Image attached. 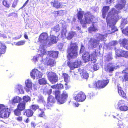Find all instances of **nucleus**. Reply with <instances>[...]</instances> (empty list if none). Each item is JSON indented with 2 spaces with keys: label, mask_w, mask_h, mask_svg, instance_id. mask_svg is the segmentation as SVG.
<instances>
[{
  "label": "nucleus",
  "mask_w": 128,
  "mask_h": 128,
  "mask_svg": "<svg viewBox=\"0 0 128 128\" xmlns=\"http://www.w3.org/2000/svg\"><path fill=\"white\" fill-rule=\"evenodd\" d=\"M121 17L118 15V12L114 8H112L108 12L106 18L108 25L111 27L112 32L118 31L116 28L114 26L118 20Z\"/></svg>",
  "instance_id": "obj_1"
},
{
  "label": "nucleus",
  "mask_w": 128,
  "mask_h": 128,
  "mask_svg": "<svg viewBox=\"0 0 128 128\" xmlns=\"http://www.w3.org/2000/svg\"><path fill=\"white\" fill-rule=\"evenodd\" d=\"M83 14L84 15V19L80 21L81 24L82 25L83 27L86 26V24H89L92 22H95L94 21V16L91 15L90 13L89 12L84 13L83 11L79 12L77 14L78 19L80 20L82 19Z\"/></svg>",
  "instance_id": "obj_2"
},
{
  "label": "nucleus",
  "mask_w": 128,
  "mask_h": 128,
  "mask_svg": "<svg viewBox=\"0 0 128 128\" xmlns=\"http://www.w3.org/2000/svg\"><path fill=\"white\" fill-rule=\"evenodd\" d=\"M48 36L46 32H42L40 35L39 40L41 43L40 51L43 54L46 52V47L48 42Z\"/></svg>",
  "instance_id": "obj_3"
},
{
  "label": "nucleus",
  "mask_w": 128,
  "mask_h": 128,
  "mask_svg": "<svg viewBox=\"0 0 128 128\" xmlns=\"http://www.w3.org/2000/svg\"><path fill=\"white\" fill-rule=\"evenodd\" d=\"M53 93L59 104H62L65 102L68 96V94L65 91H63L61 94L60 92L58 90L54 91Z\"/></svg>",
  "instance_id": "obj_4"
},
{
  "label": "nucleus",
  "mask_w": 128,
  "mask_h": 128,
  "mask_svg": "<svg viewBox=\"0 0 128 128\" xmlns=\"http://www.w3.org/2000/svg\"><path fill=\"white\" fill-rule=\"evenodd\" d=\"M106 36V35L100 34L98 37L95 38H91L88 42L89 47L91 48L96 47L99 44L100 39L102 40H105V38Z\"/></svg>",
  "instance_id": "obj_5"
},
{
  "label": "nucleus",
  "mask_w": 128,
  "mask_h": 128,
  "mask_svg": "<svg viewBox=\"0 0 128 128\" xmlns=\"http://www.w3.org/2000/svg\"><path fill=\"white\" fill-rule=\"evenodd\" d=\"M78 50L76 44L71 43L68 49V56L72 59L76 58L78 55Z\"/></svg>",
  "instance_id": "obj_6"
},
{
  "label": "nucleus",
  "mask_w": 128,
  "mask_h": 128,
  "mask_svg": "<svg viewBox=\"0 0 128 128\" xmlns=\"http://www.w3.org/2000/svg\"><path fill=\"white\" fill-rule=\"evenodd\" d=\"M9 109L4 105H0V117L2 118L9 117L10 112Z\"/></svg>",
  "instance_id": "obj_7"
},
{
  "label": "nucleus",
  "mask_w": 128,
  "mask_h": 128,
  "mask_svg": "<svg viewBox=\"0 0 128 128\" xmlns=\"http://www.w3.org/2000/svg\"><path fill=\"white\" fill-rule=\"evenodd\" d=\"M96 55L95 54H93L90 55L89 52H86L82 55V58L84 62H88L89 61L94 62L96 61Z\"/></svg>",
  "instance_id": "obj_8"
},
{
  "label": "nucleus",
  "mask_w": 128,
  "mask_h": 128,
  "mask_svg": "<svg viewBox=\"0 0 128 128\" xmlns=\"http://www.w3.org/2000/svg\"><path fill=\"white\" fill-rule=\"evenodd\" d=\"M81 64V60L78 59L74 62H68V66L69 67L71 70H73L75 68L79 67Z\"/></svg>",
  "instance_id": "obj_9"
},
{
  "label": "nucleus",
  "mask_w": 128,
  "mask_h": 128,
  "mask_svg": "<svg viewBox=\"0 0 128 128\" xmlns=\"http://www.w3.org/2000/svg\"><path fill=\"white\" fill-rule=\"evenodd\" d=\"M49 80L52 84L54 83L58 80V78L56 74L52 72L47 74Z\"/></svg>",
  "instance_id": "obj_10"
},
{
  "label": "nucleus",
  "mask_w": 128,
  "mask_h": 128,
  "mask_svg": "<svg viewBox=\"0 0 128 128\" xmlns=\"http://www.w3.org/2000/svg\"><path fill=\"white\" fill-rule=\"evenodd\" d=\"M74 98L76 101H84L86 98L84 94L82 92H80L76 96H74Z\"/></svg>",
  "instance_id": "obj_11"
},
{
  "label": "nucleus",
  "mask_w": 128,
  "mask_h": 128,
  "mask_svg": "<svg viewBox=\"0 0 128 128\" xmlns=\"http://www.w3.org/2000/svg\"><path fill=\"white\" fill-rule=\"evenodd\" d=\"M42 75V73L36 69H33L30 72V76L34 79L41 77Z\"/></svg>",
  "instance_id": "obj_12"
},
{
  "label": "nucleus",
  "mask_w": 128,
  "mask_h": 128,
  "mask_svg": "<svg viewBox=\"0 0 128 128\" xmlns=\"http://www.w3.org/2000/svg\"><path fill=\"white\" fill-rule=\"evenodd\" d=\"M109 81V80H99L96 83L97 84V87L99 88L104 87L108 84Z\"/></svg>",
  "instance_id": "obj_13"
},
{
  "label": "nucleus",
  "mask_w": 128,
  "mask_h": 128,
  "mask_svg": "<svg viewBox=\"0 0 128 128\" xmlns=\"http://www.w3.org/2000/svg\"><path fill=\"white\" fill-rule=\"evenodd\" d=\"M126 3L125 0H119L118 4L115 7L118 10L122 9Z\"/></svg>",
  "instance_id": "obj_14"
},
{
  "label": "nucleus",
  "mask_w": 128,
  "mask_h": 128,
  "mask_svg": "<svg viewBox=\"0 0 128 128\" xmlns=\"http://www.w3.org/2000/svg\"><path fill=\"white\" fill-rule=\"evenodd\" d=\"M38 52H40L41 54H38L36 56H34L33 58V60L34 61L36 62V61H38V60H40L41 62H42L44 61L42 58L43 56L46 53L43 54L41 52H40V49L38 50Z\"/></svg>",
  "instance_id": "obj_15"
},
{
  "label": "nucleus",
  "mask_w": 128,
  "mask_h": 128,
  "mask_svg": "<svg viewBox=\"0 0 128 128\" xmlns=\"http://www.w3.org/2000/svg\"><path fill=\"white\" fill-rule=\"evenodd\" d=\"M78 71L82 78L87 79L88 78V74L84 70L83 68H80L78 70Z\"/></svg>",
  "instance_id": "obj_16"
},
{
  "label": "nucleus",
  "mask_w": 128,
  "mask_h": 128,
  "mask_svg": "<svg viewBox=\"0 0 128 128\" xmlns=\"http://www.w3.org/2000/svg\"><path fill=\"white\" fill-rule=\"evenodd\" d=\"M75 32H62L61 35L63 37L66 38L68 40H70L74 36Z\"/></svg>",
  "instance_id": "obj_17"
},
{
  "label": "nucleus",
  "mask_w": 128,
  "mask_h": 128,
  "mask_svg": "<svg viewBox=\"0 0 128 128\" xmlns=\"http://www.w3.org/2000/svg\"><path fill=\"white\" fill-rule=\"evenodd\" d=\"M25 84L26 87L25 88L27 92H29L32 88V84L31 80L27 79L26 81Z\"/></svg>",
  "instance_id": "obj_18"
},
{
  "label": "nucleus",
  "mask_w": 128,
  "mask_h": 128,
  "mask_svg": "<svg viewBox=\"0 0 128 128\" xmlns=\"http://www.w3.org/2000/svg\"><path fill=\"white\" fill-rule=\"evenodd\" d=\"M23 86L20 84L17 85L15 88V91L19 94H22L24 92L23 90Z\"/></svg>",
  "instance_id": "obj_19"
},
{
  "label": "nucleus",
  "mask_w": 128,
  "mask_h": 128,
  "mask_svg": "<svg viewBox=\"0 0 128 128\" xmlns=\"http://www.w3.org/2000/svg\"><path fill=\"white\" fill-rule=\"evenodd\" d=\"M22 100V98L20 97L16 96L13 98L12 99L10 100V102L12 104L18 103L20 102Z\"/></svg>",
  "instance_id": "obj_20"
},
{
  "label": "nucleus",
  "mask_w": 128,
  "mask_h": 128,
  "mask_svg": "<svg viewBox=\"0 0 128 128\" xmlns=\"http://www.w3.org/2000/svg\"><path fill=\"white\" fill-rule=\"evenodd\" d=\"M52 4H53L54 7L56 8H61L62 7V3L57 0H55Z\"/></svg>",
  "instance_id": "obj_21"
},
{
  "label": "nucleus",
  "mask_w": 128,
  "mask_h": 128,
  "mask_svg": "<svg viewBox=\"0 0 128 128\" xmlns=\"http://www.w3.org/2000/svg\"><path fill=\"white\" fill-rule=\"evenodd\" d=\"M50 39L49 42V44L50 45L52 44L56 43L57 42L58 40V38L53 36H50Z\"/></svg>",
  "instance_id": "obj_22"
},
{
  "label": "nucleus",
  "mask_w": 128,
  "mask_h": 128,
  "mask_svg": "<svg viewBox=\"0 0 128 128\" xmlns=\"http://www.w3.org/2000/svg\"><path fill=\"white\" fill-rule=\"evenodd\" d=\"M117 52L118 51L116 50V57L122 56L126 58L127 57V54L126 53L128 52V51H121L120 54L118 53Z\"/></svg>",
  "instance_id": "obj_23"
},
{
  "label": "nucleus",
  "mask_w": 128,
  "mask_h": 128,
  "mask_svg": "<svg viewBox=\"0 0 128 128\" xmlns=\"http://www.w3.org/2000/svg\"><path fill=\"white\" fill-rule=\"evenodd\" d=\"M60 24L62 26V32H66L67 29L65 22L64 20H62L60 23Z\"/></svg>",
  "instance_id": "obj_24"
},
{
  "label": "nucleus",
  "mask_w": 128,
  "mask_h": 128,
  "mask_svg": "<svg viewBox=\"0 0 128 128\" xmlns=\"http://www.w3.org/2000/svg\"><path fill=\"white\" fill-rule=\"evenodd\" d=\"M46 62L48 65H49L51 66H54L56 63V62L54 59L50 58L47 59L46 60Z\"/></svg>",
  "instance_id": "obj_25"
},
{
  "label": "nucleus",
  "mask_w": 128,
  "mask_h": 128,
  "mask_svg": "<svg viewBox=\"0 0 128 128\" xmlns=\"http://www.w3.org/2000/svg\"><path fill=\"white\" fill-rule=\"evenodd\" d=\"M48 105H50V106L51 105L55 102V100L54 97L52 96L51 95L49 96L48 98Z\"/></svg>",
  "instance_id": "obj_26"
},
{
  "label": "nucleus",
  "mask_w": 128,
  "mask_h": 128,
  "mask_svg": "<svg viewBox=\"0 0 128 128\" xmlns=\"http://www.w3.org/2000/svg\"><path fill=\"white\" fill-rule=\"evenodd\" d=\"M58 53V52L55 51H50L48 52V54L54 58H57Z\"/></svg>",
  "instance_id": "obj_27"
},
{
  "label": "nucleus",
  "mask_w": 128,
  "mask_h": 128,
  "mask_svg": "<svg viewBox=\"0 0 128 128\" xmlns=\"http://www.w3.org/2000/svg\"><path fill=\"white\" fill-rule=\"evenodd\" d=\"M118 92L119 94L124 98L126 97V95L125 93H124L121 87L118 86Z\"/></svg>",
  "instance_id": "obj_28"
},
{
  "label": "nucleus",
  "mask_w": 128,
  "mask_h": 128,
  "mask_svg": "<svg viewBox=\"0 0 128 128\" xmlns=\"http://www.w3.org/2000/svg\"><path fill=\"white\" fill-rule=\"evenodd\" d=\"M25 105L26 103L25 102H22L18 105L17 108L20 110L22 111L25 109Z\"/></svg>",
  "instance_id": "obj_29"
},
{
  "label": "nucleus",
  "mask_w": 128,
  "mask_h": 128,
  "mask_svg": "<svg viewBox=\"0 0 128 128\" xmlns=\"http://www.w3.org/2000/svg\"><path fill=\"white\" fill-rule=\"evenodd\" d=\"M6 48V46L4 44L0 43V56L2 54L5 53Z\"/></svg>",
  "instance_id": "obj_30"
},
{
  "label": "nucleus",
  "mask_w": 128,
  "mask_h": 128,
  "mask_svg": "<svg viewBox=\"0 0 128 128\" xmlns=\"http://www.w3.org/2000/svg\"><path fill=\"white\" fill-rule=\"evenodd\" d=\"M109 6H105L103 8L102 16L104 18H105L106 17V14L108 12L109 9Z\"/></svg>",
  "instance_id": "obj_31"
},
{
  "label": "nucleus",
  "mask_w": 128,
  "mask_h": 128,
  "mask_svg": "<svg viewBox=\"0 0 128 128\" xmlns=\"http://www.w3.org/2000/svg\"><path fill=\"white\" fill-rule=\"evenodd\" d=\"M34 113L31 110L29 109L26 110L25 113L24 114L28 117L32 116Z\"/></svg>",
  "instance_id": "obj_32"
},
{
  "label": "nucleus",
  "mask_w": 128,
  "mask_h": 128,
  "mask_svg": "<svg viewBox=\"0 0 128 128\" xmlns=\"http://www.w3.org/2000/svg\"><path fill=\"white\" fill-rule=\"evenodd\" d=\"M38 82L40 85H45L47 84V81L46 79L42 78L38 80Z\"/></svg>",
  "instance_id": "obj_33"
},
{
  "label": "nucleus",
  "mask_w": 128,
  "mask_h": 128,
  "mask_svg": "<svg viewBox=\"0 0 128 128\" xmlns=\"http://www.w3.org/2000/svg\"><path fill=\"white\" fill-rule=\"evenodd\" d=\"M62 76L64 78L65 81L67 82H68L70 80V78L68 75L66 73H64L62 75Z\"/></svg>",
  "instance_id": "obj_34"
},
{
  "label": "nucleus",
  "mask_w": 128,
  "mask_h": 128,
  "mask_svg": "<svg viewBox=\"0 0 128 128\" xmlns=\"http://www.w3.org/2000/svg\"><path fill=\"white\" fill-rule=\"evenodd\" d=\"M38 115L40 117H43L44 116V114L43 110L39 109L38 112Z\"/></svg>",
  "instance_id": "obj_35"
},
{
  "label": "nucleus",
  "mask_w": 128,
  "mask_h": 128,
  "mask_svg": "<svg viewBox=\"0 0 128 128\" xmlns=\"http://www.w3.org/2000/svg\"><path fill=\"white\" fill-rule=\"evenodd\" d=\"M119 108L120 110L124 112L128 110V107L125 105L120 106Z\"/></svg>",
  "instance_id": "obj_36"
},
{
  "label": "nucleus",
  "mask_w": 128,
  "mask_h": 128,
  "mask_svg": "<svg viewBox=\"0 0 128 128\" xmlns=\"http://www.w3.org/2000/svg\"><path fill=\"white\" fill-rule=\"evenodd\" d=\"M121 80L122 81H126L128 80V73L125 72L124 76L122 77Z\"/></svg>",
  "instance_id": "obj_37"
},
{
  "label": "nucleus",
  "mask_w": 128,
  "mask_h": 128,
  "mask_svg": "<svg viewBox=\"0 0 128 128\" xmlns=\"http://www.w3.org/2000/svg\"><path fill=\"white\" fill-rule=\"evenodd\" d=\"M128 40L126 39H124L120 41V43L124 45L126 47L127 46L128 44H126Z\"/></svg>",
  "instance_id": "obj_38"
},
{
  "label": "nucleus",
  "mask_w": 128,
  "mask_h": 128,
  "mask_svg": "<svg viewBox=\"0 0 128 128\" xmlns=\"http://www.w3.org/2000/svg\"><path fill=\"white\" fill-rule=\"evenodd\" d=\"M117 42L116 41H112L110 42L108 44V47L110 48H112L117 44Z\"/></svg>",
  "instance_id": "obj_39"
},
{
  "label": "nucleus",
  "mask_w": 128,
  "mask_h": 128,
  "mask_svg": "<svg viewBox=\"0 0 128 128\" xmlns=\"http://www.w3.org/2000/svg\"><path fill=\"white\" fill-rule=\"evenodd\" d=\"M23 99L24 102H27L30 100V98L28 96H24L23 98Z\"/></svg>",
  "instance_id": "obj_40"
},
{
  "label": "nucleus",
  "mask_w": 128,
  "mask_h": 128,
  "mask_svg": "<svg viewBox=\"0 0 128 128\" xmlns=\"http://www.w3.org/2000/svg\"><path fill=\"white\" fill-rule=\"evenodd\" d=\"M98 67L96 64H95L93 67H91L89 69V70L91 71H92L93 70L96 71L98 70Z\"/></svg>",
  "instance_id": "obj_41"
},
{
  "label": "nucleus",
  "mask_w": 128,
  "mask_h": 128,
  "mask_svg": "<svg viewBox=\"0 0 128 128\" xmlns=\"http://www.w3.org/2000/svg\"><path fill=\"white\" fill-rule=\"evenodd\" d=\"M63 13V11L60 10L58 11H55L54 12L55 16H60Z\"/></svg>",
  "instance_id": "obj_42"
},
{
  "label": "nucleus",
  "mask_w": 128,
  "mask_h": 128,
  "mask_svg": "<svg viewBox=\"0 0 128 128\" xmlns=\"http://www.w3.org/2000/svg\"><path fill=\"white\" fill-rule=\"evenodd\" d=\"M115 67L113 66L107 67V71L110 72H112L114 70Z\"/></svg>",
  "instance_id": "obj_43"
},
{
  "label": "nucleus",
  "mask_w": 128,
  "mask_h": 128,
  "mask_svg": "<svg viewBox=\"0 0 128 128\" xmlns=\"http://www.w3.org/2000/svg\"><path fill=\"white\" fill-rule=\"evenodd\" d=\"M88 86L90 88H96L97 87V84L96 82L90 83L88 84Z\"/></svg>",
  "instance_id": "obj_44"
},
{
  "label": "nucleus",
  "mask_w": 128,
  "mask_h": 128,
  "mask_svg": "<svg viewBox=\"0 0 128 128\" xmlns=\"http://www.w3.org/2000/svg\"><path fill=\"white\" fill-rule=\"evenodd\" d=\"M38 106L36 104H33L30 107V108L33 110L35 111L37 109L39 108Z\"/></svg>",
  "instance_id": "obj_45"
},
{
  "label": "nucleus",
  "mask_w": 128,
  "mask_h": 128,
  "mask_svg": "<svg viewBox=\"0 0 128 128\" xmlns=\"http://www.w3.org/2000/svg\"><path fill=\"white\" fill-rule=\"evenodd\" d=\"M88 30L89 32H93L97 30V29L94 27L93 24H92V26L88 28Z\"/></svg>",
  "instance_id": "obj_46"
},
{
  "label": "nucleus",
  "mask_w": 128,
  "mask_h": 128,
  "mask_svg": "<svg viewBox=\"0 0 128 128\" xmlns=\"http://www.w3.org/2000/svg\"><path fill=\"white\" fill-rule=\"evenodd\" d=\"M21 111L17 108L14 111V114L16 116H19L21 114Z\"/></svg>",
  "instance_id": "obj_47"
},
{
  "label": "nucleus",
  "mask_w": 128,
  "mask_h": 128,
  "mask_svg": "<svg viewBox=\"0 0 128 128\" xmlns=\"http://www.w3.org/2000/svg\"><path fill=\"white\" fill-rule=\"evenodd\" d=\"M53 30H52V31H54L56 32L60 30L59 25L58 24L56 25L53 29Z\"/></svg>",
  "instance_id": "obj_48"
},
{
  "label": "nucleus",
  "mask_w": 128,
  "mask_h": 128,
  "mask_svg": "<svg viewBox=\"0 0 128 128\" xmlns=\"http://www.w3.org/2000/svg\"><path fill=\"white\" fill-rule=\"evenodd\" d=\"M37 100L38 102L40 103H43L44 102L43 98L42 96H40L37 99Z\"/></svg>",
  "instance_id": "obj_49"
},
{
  "label": "nucleus",
  "mask_w": 128,
  "mask_h": 128,
  "mask_svg": "<svg viewBox=\"0 0 128 128\" xmlns=\"http://www.w3.org/2000/svg\"><path fill=\"white\" fill-rule=\"evenodd\" d=\"M25 43L24 41L22 40L18 42L16 44V45L17 46L22 45L24 44Z\"/></svg>",
  "instance_id": "obj_50"
},
{
  "label": "nucleus",
  "mask_w": 128,
  "mask_h": 128,
  "mask_svg": "<svg viewBox=\"0 0 128 128\" xmlns=\"http://www.w3.org/2000/svg\"><path fill=\"white\" fill-rule=\"evenodd\" d=\"M3 4L7 8H9L10 6L9 5L8 3L5 0H4L2 1Z\"/></svg>",
  "instance_id": "obj_51"
},
{
  "label": "nucleus",
  "mask_w": 128,
  "mask_h": 128,
  "mask_svg": "<svg viewBox=\"0 0 128 128\" xmlns=\"http://www.w3.org/2000/svg\"><path fill=\"white\" fill-rule=\"evenodd\" d=\"M128 22L126 19H124L123 20L121 23V26H123L124 25L126 24Z\"/></svg>",
  "instance_id": "obj_52"
},
{
  "label": "nucleus",
  "mask_w": 128,
  "mask_h": 128,
  "mask_svg": "<svg viewBox=\"0 0 128 128\" xmlns=\"http://www.w3.org/2000/svg\"><path fill=\"white\" fill-rule=\"evenodd\" d=\"M17 3V0H15L14 1L13 3L12 4V7L13 8H15L16 6Z\"/></svg>",
  "instance_id": "obj_53"
},
{
  "label": "nucleus",
  "mask_w": 128,
  "mask_h": 128,
  "mask_svg": "<svg viewBox=\"0 0 128 128\" xmlns=\"http://www.w3.org/2000/svg\"><path fill=\"white\" fill-rule=\"evenodd\" d=\"M64 44L62 43L59 44L58 46V48L60 50H61Z\"/></svg>",
  "instance_id": "obj_54"
},
{
  "label": "nucleus",
  "mask_w": 128,
  "mask_h": 128,
  "mask_svg": "<svg viewBox=\"0 0 128 128\" xmlns=\"http://www.w3.org/2000/svg\"><path fill=\"white\" fill-rule=\"evenodd\" d=\"M124 103V101L123 100H120L118 102V106H120V105L121 104H123Z\"/></svg>",
  "instance_id": "obj_55"
},
{
  "label": "nucleus",
  "mask_w": 128,
  "mask_h": 128,
  "mask_svg": "<svg viewBox=\"0 0 128 128\" xmlns=\"http://www.w3.org/2000/svg\"><path fill=\"white\" fill-rule=\"evenodd\" d=\"M57 88L58 89H60L62 88L63 87V85L61 84H60L57 85Z\"/></svg>",
  "instance_id": "obj_56"
},
{
  "label": "nucleus",
  "mask_w": 128,
  "mask_h": 128,
  "mask_svg": "<svg viewBox=\"0 0 128 128\" xmlns=\"http://www.w3.org/2000/svg\"><path fill=\"white\" fill-rule=\"evenodd\" d=\"M22 117L21 116H19L16 118V120L18 121H21L22 120Z\"/></svg>",
  "instance_id": "obj_57"
},
{
  "label": "nucleus",
  "mask_w": 128,
  "mask_h": 128,
  "mask_svg": "<svg viewBox=\"0 0 128 128\" xmlns=\"http://www.w3.org/2000/svg\"><path fill=\"white\" fill-rule=\"evenodd\" d=\"M0 36L3 37L4 38H6L7 37L6 35L5 34H2L0 33Z\"/></svg>",
  "instance_id": "obj_58"
},
{
  "label": "nucleus",
  "mask_w": 128,
  "mask_h": 128,
  "mask_svg": "<svg viewBox=\"0 0 128 128\" xmlns=\"http://www.w3.org/2000/svg\"><path fill=\"white\" fill-rule=\"evenodd\" d=\"M84 46H82L81 47V48L80 50V52H82L84 51Z\"/></svg>",
  "instance_id": "obj_59"
},
{
  "label": "nucleus",
  "mask_w": 128,
  "mask_h": 128,
  "mask_svg": "<svg viewBox=\"0 0 128 128\" xmlns=\"http://www.w3.org/2000/svg\"><path fill=\"white\" fill-rule=\"evenodd\" d=\"M128 32V26L125 29H124L122 30V32Z\"/></svg>",
  "instance_id": "obj_60"
},
{
  "label": "nucleus",
  "mask_w": 128,
  "mask_h": 128,
  "mask_svg": "<svg viewBox=\"0 0 128 128\" xmlns=\"http://www.w3.org/2000/svg\"><path fill=\"white\" fill-rule=\"evenodd\" d=\"M114 0H107V2L108 3L110 4L112 3Z\"/></svg>",
  "instance_id": "obj_61"
},
{
  "label": "nucleus",
  "mask_w": 128,
  "mask_h": 128,
  "mask_svg": "<svg viewBox=\"0 0 128 128\" xmlns=\"http://www.w3.org/2000/svg\"><path fill=\"white\" fill-rule=\"evenodd\" d=\"M52 89H50L49 90H48V91L47 93L49 95L52 92Z\"/></svg>",
  "instance_id": "obj_62"
},
{
  "label": "nucleus",
  "mask_w": 128,
  "mask_h": 128,
  "mask_svg": "<svg viewBox=\"0 0 128 128\" xmlns=\"http://www.w3.org/2000/svg\"><path fill=\"white\" fill-rule=\"evenodd\" d=\"M91 94V93H90V94H89V96H89L88 98H89L90 99H91L92 98L93 96V95L92 94H92L91 95H90Z\"/></svg>",
  "instance_id": "obj_63"
},
{
  "label": "nucleus",
  "mask_w": 128,
  "mask_h": 128,
  "mask_svg": "<svg viewBox=\"0 0 128 128\" xmlns=\"http://www.w3.org/2000/svg\"><path fill=\"white\" fill-rule=\"evenodd\" d=\"M28 2V0L23 5V6L21 8H22L24 7L27 4Z\"/></svg>",
  "instance_id": "obj_64"
}]
</instances>
